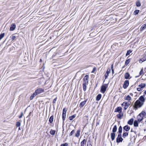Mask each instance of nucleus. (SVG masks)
Masks as SVG:
<instances>
[{
	"instance_id": "obj_1",
	"label": "nucleus",
	"mask_w": 146,
	"mask_h": 146,
	"mask_svg": "<svg viewBox=\"0 0 146 146\" xmlns=\"http://www.w3.org/2000/svg\"><path fill=\"white\" fill-rule=\"evenodd\" d=\"M145 95L141 96L135 102L133 106L134 108L136 110L138 108H141L143 104L145 101V99L144 98Z\"/></svg>"
},
{
	"instance_id": "obj_2",
	"label": "nucleus",
	"mask_w": 146,
	"mask_h": 146,
	"mask_svg": "<svg viewBox=\"0 0 146 146\" xmlns=\"http://www.w3.org/2000/svg\"><path fill=\"white\" fill-rule=\"evenodd\" d=\"M108 87V84H105L104 85H103L101 87L100 92L103 94L104 93Z\"/></svg>"
},
{
	"instance_id": "obj_3",
	"label": "nucleus",
	"mask_w": 146,
	"mask_h": 146,
	"mask_svg": "<svg viewBox=\"0 0 146 146\" xmlns=\"http://www.w3.org/2000/svg\"><path fill=\"white\" fill-rule=\"evenodd\" d=\"M123 139L121 137V135L120 134H118L117 137L116 138V142L117 143H119L120 142H121Z\"/></svg>"
},
{
	"instance_id": "obj_4",
	"label": "nucleus",
	"mask_w": 146,
	"mask_h": 146,
	"mask_svg": "<svg viewBox=\"0 0 146 146\" xmlns=\"http://www.w3.org/2000/svg\"><path fill=\"white\" fill-rule=\"evenodd\" d=\"M44 91V90L43 89L41 88H39L36 90L35 93L36 95H37L43 92Z\"/></svg>"
},
{
	"instance_id": "obj_5",
	"label": "nucleus",
	"mask_w": 146,
	"mask_h": 146,
	"mask_svg": "<svg viewBox=\"0 0 146 146\" xmlns=\"http://www.w3.org/2000/svg\"><path fill=\"white\" fill-rule=\"evenodd\" d=\"M129 83V80H126L125 81L123 85V88L125 89H126L128 87Z\"/></svg>"
},
{
	"instance_id": "obj_6",
	"label": "nucleus",
	"mask_w": 146,
	"mask_h": 146,
	"mask_svg": "<svg viewBox=\"0 0 146 146\" xmlns=\"http://www.w3.org/2000/svg\"><path fill=\"white\" fill-rule=\"evenodd\" d=\"M89 76L88 75H86L83 78V83L88 84V82Z\"/></svg>"
},
{
	"instance_id": "obj_7",
	"label": "nucleus",
	"mask_w": 146,
	"mask_h": 146,
	"mask_svg": "<svg viewBox=\"0 0 146 146\" xmlns=\"http://www.w3.org/2000/svg\"><path fill=\"white\" fill-rule=\"evenodd\" d=\"M122 108L120 107H118L116 108L115 110V112H118L119 113L122 112Z\"/></svg>"
},
{
	"instance_id": "obj_8",
	"label": "nucleus",
	"mask_w": 146,
	"mask_h": 146,
	"mask_svg": "<svg viewBox=\"0 0 146 146\" xmlns=\"http://www.w3.org/2000/svg\"><path fill=\"white\" fill-rule=\"evenodd\" d=\"M16 28V25L14 23L12 24L9 30L10 31H14Z\"/></svg>"
},
{
	"instance_id": "obj_9",
	"label": "nucleus",
	"mask_w": 146,
	"mask_h": 146,
	"mask_svg": "<svg viewBox=\"0 0 146 146\" xmlns=\"http://www.w3.org/2000/svg\"><path fill=\"white\" fill-rule=\"evenodd\" d=\"M110 72V69H108L106 71V74H105V79H106L108 77V75Z\"/></svg>"
},
{
	"instance_id": "obj_10",
	"label": "nucleus",
	"mask_w": 146,
	"mask_h": 146,
	"mask_svg": "<svg viewBox=\"0 0 146 146\" xmlns=\"http://www.w3.org/2000/svg\"><path fill=\"white\" fill-rule=\"evenodd\" d=\"M124 130H125L126 131H129L130 129V127L128 125H126L123 127Z\"/></svg>"
},
{
	"instance_id": "obj_11",
	"label": "nucleus",
	"mask_w": 146,
	"mask_h": 146,
	"mask_svg": "<svg viewBox=\"0 0 146 146\" xmlns=\"http://www.w3.org/2000/svg\"><path fill=\"white\" fill-rule=\"evenodd\" d=\"M110 135L112 141H113L115 137V133H111Z\"/></svg>"
},
{
	"instance_id": "obj_12",
	"label": "nucleus",
	"mask_w": 146,
	"mask_h": 146,
	"mask_svg": "<svg viewBox=\"0 0 146 146\" xmlns=\"http://www.w3.org/2000/svg\"><path fill=\"white\" fill-rule=\"evenodd\" d=\"M118 118L119 119H121L123 116V114L122 112L119 113V114L117 115Z\"/></svg>"
},
{
	"instance_id": "obj_13",
	"label": "nucleus",
	"mask_w": 146,
	"mask_h": 146,
	"mask_svg": "<svg viewBox=\"0 0 146 146\" xmlns=\"http://www.w3.org/2000/svg\"><path fill=\"white\" fill-rule=\"evenodd\" d=\"M87 101V99H86V100H84V101L82 102H81L80 104V106H81L82 107H83L85 104H86Z\"/></svg>"
},
{
	"instance_id": "obj_14",
	"label": "nucleus",
	"mask_w": 146,
	"mask_h": 146,
	"mask_svg": "<svg viewBox=\"0 0 146 146\" xmlns=\"http://www.w3.org/2000/svg\"><path fill=\"white\" fill-rule=\"evenodd\" d=\"M133 118H131L127 122V123L129 125H132L133 124Z\"/></svg>"
},
{
	"instance_id": "obj_15",
	"label": "nucleus",
	"mask_w": 146,
	"mask_h": 146,
	"mask_svg": "<svg viewBox=\"0 0 146 146\" xmlns=\"http://www.w3.org/2000/svg\"><path fill=\"white\" fill-rule=\"evenodd\" d=\"M54 115H52L49 118V121L50 123H52L53 121Z\"/></svg>"
},
{
	"instance_id": "obj_16",
	"label": "nucleus",
	"mask_w": 146,
	"mask_h": 146,
	"mask_svg": "<svg viewBox=\"0 0 146 146\" xmlns=\"http://www.w3.org/2000/svg\"><path fill=\"white\" fill-rule=\"evenodd\" d=\"M102 97V95L101 94H98L96 97V100L97 101H99L100 100Z\"/></svg>"
},
{
	"instance_id": "obj_17",
	"label": "nucleus",
	"mask_w": 146,
	"mask_h": 146,
	"mask_svg": "<svg viewBox=\"0 0 146 146\" xmlns=\"http://www.w3.org/2000/svg\"><path fill=\"white\" fill-rule=\"evenodd\" d=\"M87 141L85 139H84L81 143V146H84L86 143Z\"/></svg>"
},
{
	"instance_id": "obj_18",
	"label": "nucleus",
	"mask_w": 146,
	"mask_h": 146,
	"mask_svg": "<svg viewBox=\"0 0 146 146\" xmlns=\"http://www.w3.org/2000/svg\"><path fill=\"white\" fill-rule=\"evenodd\" d=\"M117 129V128L116 125H115L112 129V133H115L116 132Z\"/></svg>"
},
{
	"instance_id": "obj_19",
	"label": "nucleus",
	"mask_w": 146,
	"mask_h": 146,
	"mask_svg": "<svg viewBox=\"0 0 146 146\" xmlns=\"http://www.w3.org/2000/svg\"><path fill=\"white\" fill-rule=\"evenodd\" d=\"M146 28V23L143 25L141 27L140 30L141 31H142L144 29Z\"/></svg>"
},
{
	"instance_id": "obj_20",
	"label": "nucleus",
	"mask_w": 146,
	"mask_h": 146,
	"mask_svg": "<svg viewBox=\"0 0 146 146\" xmlns=\"http://www.w3.org/2000/svg\"><path fill=\"white\" fill-rule=\"evenodd\" d=\"M80 130H77L76 133L75 134V136L77 137H79L80 135Z\"/></svg>"
},
{
	"instance_id": "obj_21",
	"label": "nucleus",
	"mask_w": 146,
	"mask_h": 146,
	"mask_svg": "<svg viewBox=\"0 0 146 146\" xmlns=\"http://www.w3.org/2000/svg\"><path fill=\"white\" fill-rule=\"evenodd\" d=\"M87 84L83 83L82 85L83 89L84 91H85L86 90V88L87 87L86 85Z\"/></svg>"
},
{
	"instance_id": "obj_22",
	"label": "nucleus",
	"mask_w": 146,
	"mask_h": 146,
	"mask_svg": "<svg viewBox=\"0 0 146 146\" xmlns=\"http://www.w3.org/2000/svg\"><path fill=\"white\" fill-rule=\"evenodd\" d=\"M130 76V75L129 73L127 72L126 73L125 75V79H129V78Z\"/></svg>"
},
{
	"instance_id": "obj_23",
	"label": "nucleus",
	"mask_w": 146,
	"mask_h": 146,
	"mask_svg": "<svg viewBox=\"0 0 146 146\" xmlns=\"http://www.w3.org/2000/svg\"><path fill=\"white\" fill-rule=\"evenodd\" d=\"M122 132V127L121 126H120L118 129V134H121Z\"/></svg>"
},
{
	"instance_id": "obj_24",
	"label": "nucleus",
	"mask_w": 146,
	"mask_h": 146,
	"mask_svg": "<svg viewBox=\"0 0 146 146\" xmlns=\"http://www.w3.org/2000/svg\"><path fill=\"white\" fill-rule=\"evenodd\" d=\"M76 117V115L74 114L72 115L70 117H69V119L71 121L74 118H75Z\"/></svg>"
},
{
	"instance_id": "obj_25",
	"label": "nucleus",
	"mask_w": 146,
	"mask_h": 146,
	"mask_svg": "<svg viewBox=\"0 0 146 146\" xmlns=\"http://www.w3.org/2000/svg\"><path fill=\"white\" fill-rule=\"evenodd\" d=\"M146 86V84L144 83H141L138 86L139 87H140L141 88H144Z\"/></svg>"
},
{
	"instance_id": "obj_26",
	"label": "nucleus",
	"mask_w": 146,
	"mask_h": 146,
	"mask_svg": "<svg viewBox=\"0 0 146 146\" xmlns=\"http://www.w3.org/2000/svg\"><path fill=\"white\" fill-rule=\"evenodd\" d=\"M125 100L130 101L131 100V98L129 95H128L125 98Z\"/></svg>"
},
{
	"instance_id": "obj_27",
	"label": "nucleus",
	"mask_w": 146,
	"mask_h": 146,
	"mask_svg": "<svg viewBox=\"0 0 146 146\" xmlns=\"http://www.w3.org/2000/svg\"><path fill=\"white\" fill-rule=\"evenodd\" d=\"M124 103H125V104H124V109L125 110L129 106L127 105V103L126 102H124Z\"/></svg>"
},
{
	"instance_id": "obj_28",
	"label": "nucleus",
	"mask_w": 146,
	"mask_h": 146,
	"mask_svg": "<svg viewBox=\"0 0 146 146\" xmlns=\"http://www.w3.org/2000/svg\"><path fill=\"white\" fill-rule=\"evenodd\" d=\"M133 125L134 127H138V123L137 120H135L133 123Z\"/></svg>"
},
{
	"instance_id": "obj_29",
	"label": "nucleus",
	"mask_w": 146,
	"mask_h": 146,
	"mask_svg": "<svg viewBox=\"0 0 146 146\" xmlns=\"http://www.w3.org/2000/svg\"><path fill=\"white\" fill-rule=\"evenodd\" d=\"M136 5L137 7H139L141 6V4L139 1L137 0L136 2Z\"/></svg>"
},
{
	"instance_id": "obj_30",
	"label": "nucleus",
	"mask_w": 146,
	"mask_h": 146,
	"mask_svg": "<svg viewBox=\"0 0 146 146\" xmlns=\"http://www.w3.org/2000/svg\"><path fill=\"white\" fill-rule=\"evenodd\" d=\"M128 133L127 132H124L123 134V137L125 138L126 137L128 136Z\"/></svg>"
},
{
	"instance_id": "obj_31",
	"label": "nucleus",
	"mask_w": 146,
	"mask_h": 146,
	"mask_svg": "<svg viewBox=\"0 0 146 146\" xmlns=\"http://www.w3.org/2000/svg\"><path fill=\"white\" fill-rule=\"evenodd\" d=\"M140 60L142 61V62L146 60V55L144 56L143 58L140 59Z\"/></svg>"
},
{
	"instance_id": "obj_32",
	"label": "nucleus",
	"mask_w": 146,
	"mask_h": 146,
	"mask_svg": "<svg viewBox=\"0 0 146 146\" xmlns=\"http://www.w3.org/2000/svg\"><path fill=\"white\" fill-rule=\"evenodd\" d=\"M50 133L52 135H54L55 134V131L54 130H52L51 129L50 131Z\"/></svg>"
},
{
	"instance_id": "obj_33",
	"label": "nucleus",
	"mask_w": 146,
	"mask_h": 146,
	"mask_svg": "<svg viewBox=\"0 0 146 146\" xmlns=\"http://www.w3.org/2000/svg\"><path fill=\"white\" fill-rule=\"evenodd\" d=\"M35 94V92L31 95V96L30 97V100H32L34 98L35 96L36 95V94Z\"/></svg>"
},
{
	"instance_id": "obj_34",
	"label": "nucleus",
	"mask_w": 146,
	"mask_h": 146,
	"mask_svg": "<svg viewBox=\"0 0 146 146\" xmlns=\"http://www.w3.org/2000/svg\"><path fill=\"white\" fill-rule=\"evenodd\" d=\"M130 62V59H127L125 61V65H127Z\"/></svg>"
},
{
	"instance_id": "obj_35",
	"label": "nucleus",
	"mask_w": 146,
	"mask_h": 146,
	"mask_svg": "<svg viewBox=\"0 0 146 146\" xmlns=\"http://www.w3.org/2000/svg\"><path fill=\"white\" fill-rule=\"evenodd\" d=\"M132 52V51L130 50H128L127 51V52L126 54V56H127L129 55L130 53Z\"/></svg>"
},
{
	"instance_id": "obj_36",
	"label": "nucleus",
	"mask_w": 146,
	"mask_h": 146,
	"mask_svg": "<svg viewBox=\"0 0 146 146\" xmlns=\"http://www.w3.org/2000/svg\"><path fill=\"white\" fill-rule=\"evenodd\" d=\"M5 35V33H3L1 34L0 35V40Z\"/></svg>"
},
{
	"instance_id": "obj_37",
	"label": "nucleus",
	"mask_w": 146,
	"mask_h": 146,
	"mask_svg": "<svg viewBox=\"0 0 146 146\" xmlns=\"http://www.w3.org/2000/svg\"><path fill=\"white\" fill-rule=\"evenodd\" d=\"M141 113V114H142V117H143L144 116H145V115H146V113L145 112V111H143Z\"/></svg>"
},
{
	"instance_id": "obj_38",
	"label": "nucleus",
	"mask_w": 146,
	"mask_h": 146,
	"mask_svg": "<svg viewBox=\"0 0 146 146\" xmlns=\"http://www.w3.org/2000/svg\"><path fill=\"white\" fill-rule=\"evenodd\" d=\"M62 116L63 121H64L66 117V114H64L63 115V114H62Z\"/></svg>"
},
{
	"instance_id": "obj_39",
	"label": "nucleus",
	"mask_w": 146,
	"mask_h": 146,
	"mask_svg": "<svg viewBox=\"0 0 146 146\" xmlns=\"http://www.w3.org/2000/svg\"><path fill=\"white\" fill-rule=\"evenodd\" d=\"M139 11L138 10H136L135 11L134 13L135 15H137L139 12Z\"/></svg>"
},
{
	"instance_id": "obj_40",
	"label": "nucleus",
	"mask_w": 146,
	"mask_h": 146,
	"mask_svg": "<svg viewBox=\"0 0 146 146\" xmlns=\"http://www.w3.org/2000/svg\"><path fill=\"white\" fill-rule=\"evenodd\" d=\"M66 110L65 108H64L63 109V112L62 114H66Z\"/></svg>"
},
{
	"instance_id": "obj_41",
	"label": "nucleus",
	"mask_w": 146,
	"mask_h": 146,
	"mask_svg": "<svg viewBox=\"0 0 146 146\" xmlns=\"http://www.w3.org/2000/svg\"><path fill=\"white\" fill-rule=\"evenodd\" d=\"M75 132V130L74 129L72 130L70 133V135L72 136L73 134Z\"/></svg>"
},
{
	"instance_id": "obj_42",
	"label": "nucleus",
	"mask_w": 146,
	"mask_h": 146,
	"mask_svg": "<svg viewBox=\"0 0 146 146\" xmlns=\"http://www.w3.org/2000/svg\"><path fill=\"white\" fill-rule=\"evenodd\" d=\"M138 118V121H139V122L141 121L143 119V117H142L141 118Z\"/></svg>"
},
{
	"instance_id": "obj_43",
	"label": "nucleus",
	"mask_w": 146,
	"mask_h": 146,
	"mask_svg": "<svg viewBox=\"0 0 146 146\" xmlns=\"http://www.w3.org/2000/svg\"><path fill=\"white\" fill-rule=\"evenodd\" d=\"M21 125V123L20 122L18 121L17 122L16 124V126L17 127H20Z\"/></svg>"
},
{
	"instance_id": "obj_44",
	"label": "nucleus",
	"mask_w": 146,
	"mask_h": 146,
	"mask_svg": "<svg viewBox=\"0 0 146 146\" xmlns=\"http://www.w3.org/2000/svg\"><path fill=\"white\" fill-rule=\"evenodd\" d=\"M68 144L67 143H66L64 144H61L60 145V146H68Z\"/></svg>"
},
{
	"instance_id": "obj_45",
	"label": "nucleus",
	"mask_w": 146,
	"mask_h": 146,
	"mask_svg": "<svg viewBox=\"0 0 146 146\" xmlns=\"http://www.w3.org/2000/svg\"><path fill=\"white\" fill-rule=\"evenodd\" d=\"M143 69H141L140 72H139L140 75H141L142 74H143Z\"/></svg>"
},
{
	"instance_id": "obj_46",
	"label": "nucleus",
	"mask_w": 146,
	"mask_h": 146,
	"mask_svg": "<svg viewBox=\"0 0 146 146\" xmlns=\"http://www.w3.org/2000/svg\"><path fill=\"white\" fill-rule=\"evenodd\" d=\"M23 112H21V114L20 115L19 117V118H21L22 117H23Z\"/></svg>"
},
{
	"instance_id": "obj_47",
	"label": "nucleus",
	"mask_w": 146,
	"mask_h": 146,
	"mask_svg": "<svg viewBox=\"0 0 146 146\" xmlns=\"http://www.w3.org/2000/svg\"><path fill=\"white\" fill-rule=\"evenodd\" d=\"M16 37L15 36H12V40H14L15 39Z\"/></svg>"
},
{
	"instance_id": "obj_48",
	"label": "nucleus",
	"mask_w": 146,
	"mask_h": 146,
	"mask_svg": "<svg viewBox=\"0 0 146 146\" xmlns=\"http://www.w3.org/2000/svg\"><path fill=\"white\" fill-rule=\"evenodd\" d=\"M141 88L139 87V88H137V91H140L141 90Z\"/></svg>"
},
{
	"instance_id": "obj_49",
	"label": "nucleus",
	"mask_w": 146,
	"mask_h": 146,
	"mask_svg": "<svg viewBox=\"0 0 146 146\" xmlns=\"http://www.w3.org/2000/svg\"><path fill=\"white\" fill-rule=\"evenodd\" d=\"M127 105H128V106H129V105L131 104V102L129 101V102H127Z\"/></svg>"
},
{
	"instance_id": "obj_50",
	"label": "nucleus",
	"mask_w": 146,
	"mask_h": 146,
	"mask_svg": "<svg viewBox=\"0 0 146 146\" xmlns=\"http://www.w3.org/2000/svg\"><path fill=\"white\" fill-rule=\"evenodd\" d=\"M127 105H128V106H129V105L131 104V102L129 101V102H127Z\"/></svg>"
},
{
	"instance_id": "obj_51",
	"label": "nucleus",
	"mask_w": 146,
	"mask_h": 146,
	"mask_svg": "<svg viewBox=\"0 0 146 146\" xmlns=\"http://www.w3.org/2000/svg\"><path fill=\"white\" fill-rule=\"evenodd\" d=\"M56 98H55V99H54L53 101V103H55L56 102Z\"/></svg>"
},
{
	"instance_id": "obj_52",
	"label": "nucleus",
	"mask_w": 146,
	"mask_h": 146,
	"mask_svg": "<svg viewBox=\"0 0 146 146\" xmlns=\"http://www.w3.org/2000/svg\"><path fill=\"white\" fill-rule=\"evenodd\" d=\"M87 143L88 144L91 145V142L90 141V140H88L87 142Z\"/></svg>"
},
{
	"instance_id": "obj_53",
	"label": "nucleus",
	"mask_w": 146,
	"mask_h": 146,
	"mask_svg": "<svg viewBox=\"0 0 146 146\" xmlns=\"http://www.w3.org/2000/svg\"><path fill=\"white\" fill-rule=\"evenodd\" d=\"M96 70V68H94L93 69V70L92 72H94V71H95Z\"/></svg>"
},
{
	"instance_id": "obj_54",
	"label": "nucleus",
	"mask_w": 146,
	"mask_h": 146,
	"mask_svg": "<svg viewBox=\"0 0 146 146\" xmlns=\"http://www.w3.org/2000/svg\"><path fill=\"white\" fill-rule=\"evenodd\" d=\"M138 116H140L141 117H142V114H141V113H140L138 115Z\"/></svg>"
},
{
	"instance_id": "obj_55",
	"label": "nucleus",
	"mask_w": 146,
	"mask_h": 146,
	"mask_svg": "<svg viewBox=\"0 0 146 146\" xmlns=\"http://www.w3.org/2000/svg\"><path fill=\"white\" fill-rule=\"evenodd\" d=\"M113 65L112 64L111 65V70H112V69H113Z\"/></svg>"
},
{
	"instance_id": "obj_56",
	"label": "nucleus",
	"mask_w": 146,
	"mask_h": 146,
	"mask_svg": "<svg viewBox=\"0 0 146 146\" xmlns=\"http://www.w3.org/2000/svg\"><path fill=\"white\" fill-rule=\"evenodd\" d=\"M112 73L113 74H114V70L113 69H112Z\"/></svg>"
},
{
	"instance_id": "obj_57",
	"label": "nucleus",
	"mask_w": 146,
	"mask_h": 146,
	"mask_svg": "<svg viewBox=\"0 0 146 146\" xmlns=\"http://www.w3.org/2000/svg\"><path fill=\"white\" fill-rule=\"evenodd\" d=\"M124 103V102L122 104H121V106H124V104H125V103Z\"/></svg>"
},
{
	"instance_id": "obj_58",
	"label": "nucleus",
	"mask_w": 146,
	"mask_h": 146,
	"mask_svg": "<svg viewBox=\"0 0 146 146\" xmlns=\"http://www.w3.org/2000/svg\"><path fill=\"white\" fill-rule=\"evenodd\" d=\"M144 94H145V95H146V91H145L144 92Z\"/></svg>"
},
{
	"instance_id": "obj_59",
	"label": "nucleus",
	"mask_w": 146,
	"mask_h": 146,
	"mask_svg": "<svg viewBox=\"0 0 146 146\" xmlns=\"http://www.w3.org/2000/svg\"><path fill=\"white\" fill-rule=\"evenodd\" d=\"M85 117H86L87 118V120H88V116H85Z\"/></svg>"
},
{
	"instance_id": "obj_60",
	"label": "nucleus",
	"mask_w": 146,
	"mask_h": 146,
	"mask_svg": "<svg viewBox=\"0 0 146 146\" xmlns=\"http://www.w3.org/2000/svg\"><path fill=\"white\" fill-rule=\"evenodd\" d=\"M40 62H42V59H40Z\"/></svg>"
},
{
	"instance_id": "obj_61",
	"label": "nucleus",
	"mask_w": 146,
	"mask_h": 146,
	"mask_svg": "<svg viewBox=\"0 0 146 146\" xmlns=\"http://www.w3.org/2000/svg\"><path fill=\"white\" fill-rule=\"evenodd\" d=\"M133 131H132V129L131 130V132H133Z\"/></svg>"
},
{
	"instance_id": "obj_62",
	"label": "nucleus",
	"mask_w": 146,
	"mask_h": 146,
	"mask_svg": "<svg viewBox=\"0 0 146 146\" xmlns=\"http://www.w3.org/2000/svg\"><path fill=\"white\" fill-rule=\"evenodd\" d=\"M144 137H145V138L146 139V136H145Z\"/></svg>"
},
{
	"instance_id": "obj_63",
	"label": "nucleus",
	"mask_w": 146,
	"mask_h": 146,
	"mask_svg": "<svg viewBox=\"0 0 146 146\" xmlns=\"http://www.w3.org/2000/svg\"><path fill=\"white\" fill-rule=\"evenodd\" d=\"M19 130H20V127H19Z\"/></svg>"
}]
</instances>
